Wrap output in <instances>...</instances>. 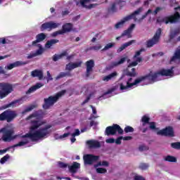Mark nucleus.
I'll use <instances>...</instances> for the list:
<instances>
[{"label":"nucleus","instance_id":"nucleus-39","mask_svg":"<svg viewBox=\"0 0 180 180\" xmlns=\"http://www.w3.org/2000/svg\"><path fill=\"white\" fill-rule=\"evenodd\" d=\"M115 46H116V44L115 42L108 43L102 49V51H106L107 50L112 49V47H115Z\"/></svg>","mask_w":180,"mask_h":180},{"label":"nucleus","instance_id":"nucleus-12","mask_svg":"<svg viewBox=\"0 0 180 180\" xmlns=\"http://www.w3.org/2000/svg\"><path fill=\"white\" fill-rule=\"evenodd\" d=\"M85 165H92L94 162H96L99 160V156H95L94 155H84L83 157Z\"/></svg>","mask_w":180,"mask_h":180},{"label":"nucleus","instance_id":"nucleus-6","mask_svg":"<svg viewBox=\"0 0 180 180\" xmlns=\"http://www.w3.org/2000/svg\"><path fill=\"white\" fill-rule=\"evenodd\" d=\"M13 91V86L9 83L1 82L0 83V99L6 98L9 94Z\"/></svg>","mask_w":180,"mask_h":180},{"label":"nucleus","instance_id":"nucleus-14","mask_svg":"<svg viewBox=\"0 0 180 180\" xmlns=\"http://www.w3.org/2000/svg\"><path fill=\"white\" fill-rule=\"evenodd\" d=\"M37 46L39 47V49L36 51H32L30 53H29L27 56V58L28 60L34 58V57H37V56H41V54L44 53V49L41 47V45L37 44Z\"/></svg>","mask_w":180,"mask_h":180},{"label":"nucleus","instance_id":"nucleus-51","mask_svg":"<svg viewBox=\"0 0 180 180\" xmlns=\"http://www.w3.org/2000/svg\"><path fill=\"white\" fill-rule=\"evenodd\" d=\"M58 34H64L62 30L53 32L52 37H56V36H58Z\"/></svg>","mask_w":180,"mask_h":180},{"label":"nucleus","instance_id":"nucleus-55","mask_svg":"<svg viewBox=\"0 0 180 180\" xmlns=\"http://www.w3.org/2000/svg\"><path fill=\"white\" fill-rule=\"evenodd\" d=\"M105 142L108 144H113V143H115V139L113 138H110L105 140Z\"/></svg>","mask_w":180,"mask_h":180},{"label":"nucleus","instance_id":"nucleus-42","mask_svg":"<svg viewBox=\"0 0 180 180\" xmlns=\"http://www.w3.org/2000/svg\"><path fill=\"white\" fill-rule=\"evenodd\" d=\"M96 171L97 172V174H106L108 172V170H106V169L105 168H102V167H96Z\"/></svg>","mask_w":180,"mask_h":180},{"label":"nucleus","instance_id":"nucleus-48","mask_svg":"<svg viewBox=\"0 0 180 180\" xmlns=\"http://www.w3.org/2000/svg\"><path fill=\"white\" fill-rule=\"evenodd\" d=\"M125 133H133L134 131V129L130 126H127L124 128Z\"/></svg>","mask_w":180,"mask_h":180},{"label":"nucleus","instance_id":"nucleus-54","mask_svg":"<svg viewBox=\"0 0 180 180\" xmlns=\"http://www.w3.org/2000/svg\"><path fill=\"white\" fill-rule=\"evenodd\" d=\"M149 127L151 130H155L157 131V128L155 127V122L149 123Z\"/></svg>","mask_w":180,"mask_h":180},{"label":"nucleus","instance_id":"nucleus-41","mask_svg":"<svg viewBox=\"0 0 180 180\" xmlns=\"http://www.w3.org/2000/svg\"><path fill=\"white\" fill-rule=\"evenodd\" d=\"M112 92H113V90H109L108 92L105 93L101 97H100V99L104 98L105 99V98H110V96H112Z\"/></svg>","mask_w":180,"mask_h":180},{"label":"nucleus","instance_id":"nucleus-8","mask_svg":"<svg viewBox=\"0 0 180 180\" xmlns=\"http://www.w3.org/2000/svg\"><path fill=\"white\" fill-rule=\"evenodd\" d=\"M116 133L123 134V129L118 124H113V126L108 127L105 129V134L107 136H115Z\"/></svg>","mask_w":180,"mask_h":180},{"label":"nucleus","instance_id":"nucleus-28","mask_svg":"<svg viewBox=\"0 0 180 180\" xmlns=\"http://www.w3.org/2000/svg\"><path fill=\"white\" fill-rule=\"evenodd\" d=\"M31 75L33 78H39V79H41L43 78V71L40 70H35L31 72Z\"/></svg>","mask_w":180,"mask_h":180},{"label":"nucleus","instance_id":"nucleus-3","mask_svg":"<svg viewBox=\"0 0 180 180\" xmlns=\"http://www.w3.org/2000/svg\"><path fill=\"white\" fill-rule=\"evenodd\" d=\"M141 12H143V8L141 7L136 10L131 15L124 17L120 22L115 24V29H121V27H123V26H124V23L129 22V20H131V19H133L134 22H136V23H141V22H143V20H144V19L147 18V15H148V13L151 12V10H149L144 15L140 17V14L141 13Z\"/></svg>","mask_w":180,"mask_h":180},{"label":"nucleus","instance_id":"nucleus-45","mask_svg":"<svg viewBox=\"0 0 180 180\" xmlns=\"http://www.w3.org/2000/svg\"><path fill=\"white\" fill-rule=\"evenodd\" d=\"M70 75V72H60L57 77L56 79H60V78H64V77H68Z\"/></svg>","mask_w":180,"mask_h":180},{"label":"nucleus","instance_id":"nucleus-34","mask_svg":"<svg viewBox=\"0 0 180 180\" xmlns=\"http://www.w3.org/2000/svg\"><path fill=\"white\" fill-rule=\"evenodd\" d=\"M35 108H37V104H32L29 105L24 111H22V115L27 113V112H32Z\"/></svg>","mask_w":180,"mask_h":180},{"label":"nucleus","instance_id":"nucleus-11","mask_svg":"<svg viewBox=\"0 0 180 180\" xmlns=\"http://www.w3.org/2000/svg\"><path fill=\"white\" fill-rule=\"evenodd\" d=\"M161 32H162L161 28H159L156 31L153 37L147 41L148 47H153V46H154L155 44H157V43L160 41V37H161Z\"/></svg>","mask_w":180,"mask_h":180},{"label":"nucleus","instance_id":"nucleus-18","mask_svg":"<svg viewBox=\"0 0 180 180\" xmlns=\"http://www.w3.org/2000/svg\"><path fill=\"white\" fill-rule=\"evenodd\" d=\"M27 64V62H23V61H16L13 63L8 64L5 66V70H13V68H16V67H21V65H26Z\"/></svg>","mask_w":180,"mask_h":180},{"label":"nucleus","instance_id":"nucleus-40","mask_svg":"<svg viewBox=\"0 0 180 180\" xmlns=\"http://www.w3.org/2000/svg\"><path fill=\"white\" fill-rule=\"evenodd\" d=\"M149 11H150V12L147 14V16H148V15H150V13H152V15H157V13H158V12H160V11H162V8L157 7L156 9L153 12V11H151V9H149L148 11V12Z\"/></svg>","mask_w":180,"mask_h":180},{"label":"nucleus","instance_id":"nucleus-56","mask_svg":"<svg viewBox=\"0 0 180 180\" xmlns=\"http://www.w3.org/2000/svg\"><path fill=\"white\" fill-rule=\"evenodd\" d=\"M122 140H123V136H120L115 140L117 144H122Z\"/></svg>","mask_w":180,"mask_h":180},{"label":"nucleus","instance_id":"nucleus-27","mask_svg":"<svg viewBox=\"0 0 180 180\" xmlns=\"http://www.w3.org/2000/svg\"><path fill=\"white\" fill-rule=\"evenodd\" d=\"M134 43H136V40L133 39L131 40L128 42H126L125 44H122L118 49H117V53H120L122 51H123V50L127 47H129V46H131V44H134Z\"/></svg>","mask_w":180,"mask_h":180},{"label":"nucleus","instance_id":"nucleus-33","mask_svg":"<svg viewBox=\"0 0 180 180\" xmlns=\"http://www.w3.org/2000/svg\"><path fill=\"white\" fill-rule=\"evenodd\" d=\"M179 33H180L179 28L175 29L174 30H171L170 34H169V41H171L172 39H174L176 36H177V34H179Z\"/></svg>","mask_w":180,"mask_h":180},{"label":"nucleus","instance_id":"nucleus-22","mask_svg":"<svg viewBox=\"0 0 180 180\" xmlns=\"http://www.w3.org/2000/svg\"><path fill=\"white\" fill-rule=\"evenodd\" d=\"M135 27H136V24H131L127 30L123 32L122 36H127L128 39L131 38V32L134 30Z\"/></svg>","mask_w":180,"mask_h":180},{"label":"nucleus","instance_id":"nucleus-50","mask_svg":"<svg viewBox=\"0 0 180 180\" xmlns=\"http://www.w3.org/2000/svg\"><path fill=\"white\" fill-rule=\"evenodd\" d=\"M102 49V46L101 44H97L91 48V50H95L98 51V50H101Z\"/></svg>","mask_w":180,"mask_h":180},{"label":"nucleus","instance_id":"nucleus-44","mask_svg":"<svg viewBox=\"0 0 180 180\" xmlns=\"http://www.w3.org/2000/svg\"><path fill=\"white\" fill-rule=\"evenodd\" d=\"M11 158V156L9 155H6L4 157H3L0 160V164L4 165L6 161H8Z\"/></svg>","mask_w":180,"mask_h":180},{"label":"nucleus","instance_id":"nucleus-9","mask_svg":"<svg viewBox=\"0 0 180 180\" xmlns=\"http://www.w3.org/2000/svg\"><path fill=\"white\" fill-rule=\"evenodd\" d=\"M16 116H18V114H16V111L6 110L0 115V120H7V122H9L14 120Z\"/></svg>","mask_w":180,"mask_h":180},{"label":"nucleus","instance_id":"nucleus-25","mask_svg":"<svg viewBox=\"0 0 180 180\" xmlns=\"http://www.w3.org/2000/svg\"><path fill=\"white\" fill-rule=\"evenodd\" d=\"M117 77V72H113L111 74L106 75V76H103L102 77V80L104 82H109V81H112V79H115V78Z\"/></svg>","mask_w":180,"mask_h":180},{"label":"nucleus","instance_id":"nucleus-13","mask_svg":"<svg viewBox=\"0 0 180 180\" xmlns=\"http://www.w3.org/2000/svg\"><path fill=\"white\" fill-rule=\"evenodd\" d=\"M157 134L159 136H169V137H174V129L171 127H167L165 129L158 131Z\"/></svg>","mask_w":180,"mask_h":180},{"label":"nucleus","instance_id":"nucleus-10","mask_svg":"<svg viewBox=\"0 0 180 180\" xmlns=\"http://www.w3.org/2000/svg\"><path fill=\"white\" fill-rule=\"evenodd\" d=\"M59 26H61V23L50 21L42 24L40 30L41 32H44V30L51 32V30H53V29H57V27H59Z\"/></svg>","mask_w":180,"mask_h":180},{"label":"nucleus","instance_id":"nucleus-24","mask_svg":"<svg viewBox=\"0 0 180 180\" xmlns=\"http://www.w3.org/2000/svg\"><path fill=\"white\" fill-rule=\"evenodd\" d=\"M70 172H72V174H75L81 168V164L74 162L73 164L71 166H68Z\"/></svg>","mask_w":180,"mask_h":180},{"label":"nucleus","instance_id":"nucleus-23","mask_svg":"<svg viewBox=\"0 0 180 180\" xmlns=\"http://www.w3.org/2000/svg\"><path fill=\"white\" fill-rule=\"evenodd\" d=\"M81 64H82V61L70 63L66 65V70H68V71H71V70H74L75 68H78V67H81Z\"/></svg>","mask_w":180,"mask_h":180},{"label":"nucleus","instance_id":"nucleus-58","mask_svg":"<svg viewBox=\"0 0 180 180\" xmlns=\"http://www.w3.org/2000/svg\"><path fill=\"white\" fill-rule=\"evenodd\" d=\"M0 44H6V40L5 38H0Z\"/></svg>","mask_w":180,"mask_h":180},{"label":"nucleus","instance_id":"nucleus-31","mask_svg":"<svg viewBox=\"0 0 180 180\" xmlns=\"http://www.w3.org/2000/svg\"><path fill=\"white\" fill-rule=\"evenodd\" d=\"M127 60V57L122 58L119 61H114L110 63V68H114V67H117L124 63Z\"/></svg>","mask_w":180,"mask_h":180},{"label":"nucleus","instance_id":"nucleus-19","mask_svg":"<svg viewBox=\"0 0 180 180\" xmlns=\"http://www.w3.org/2000/svg\"><path fill=\"white\" fill-rule=\"evenodd\" d=\"M117 5L122 6V5H126V2L125 1H115V2L112 3L108 8V12L110 13H113V12H116V6Z\"/></svg>","mask_w":180,"mask_h":180},{"label":"nucleus","instance_id":"nucleus-21","mask_svg":"<svg viewBox=\"0 0 180 180\" xmlns=\"http://www.w3.org/2000/svg\"><path fill=\"white\" fill-rule=\"evenodd\" d=\"M44 86V84L43 83H37L34 86H31L28 91H26V94L30 95V94H33V92L37 91V89H40V88Z\"/></svg>","mask_w":180,"mask_h":180},{"label":"nucleus","instance_id":"nucleus-1","mask_svg":"<svg viewBox=\"0 0 180 180\" xmlns=\"http://www.w3.org/2000/svg\"><path fill=\"white\" fill-rule=\"evenodd\" d=\"M142 51H144V49H141L136 52L134 59L135 61L131 63L127 69L126 75H123L120 81H122L120 83V89L122 92H126V91H129L130 88H134V86H137L139 84H141V82H144L145 84H153V82H157V81H161L162 79V77H174V68L171 69H162L160 70L158 72H150L146 76H142L133 80L131 77H136V71L134 68L136 67L139 63H141V58L139 57L140 54H141ZM123 79H127L126 81H123Z\"/></svg>","mask_w":180,"mask_h":180},{"label":"nucleus","instance_id":"nucleus-26","mask_svg":"<svg viewBox=\"0 0 180 180\" xmlns=\"http://www.w3.org/2000/svg\"><path fill=\"white\" fill-rule=\"evenodd\" d=\"M86 144L90 148H99L101 147V143L95 140L87 141Z\"/></svg>","mask_w":180,"mask_h":180},{"label":"nucleus","instance_id":"nucleus-4","mask_svg":"<svg viewBox=\"0 0 180 180\" xmlns=\"http://www.w3.org/2000/svg\"><path fill=\"white\" fill-rule=\"evenodd\" d=\"M175 13L174 15H171L169 17H159L157 19L158 23H165L168 25V23H176L178 20L180 19V15L178 11H180V6L174 8Z\"/></svg>","mask_w":180,"mask_h":180},{"label":"nucleus","instance_id":"nucleus-38","mask_svg":"<svg viewBox=\"0 0 180 180\" xmlns=\"http://www.w3.org/2000/svg\"><path fill=\"white\" fill-rule=\"evenodd\" d=\"M65 54H67V53H65V52L60 53V54H55L53 56V61H58V60H60V58H63V57H64V56H65Z\"/></svg>","mask_w":180,"mask_h":180},{"label":"nucleus","instance_id":"nucleus-5","mask_svg":"<svg viewBox=\"0 0 180 180\" xmlns=\"http://www.w3.org/2000/svg\"><path fill=\"white\" fill-rule=\"evenodd\" d=\"M65 94V90L60 91L56 96H51L48 98L44 99V104L43 105L44 109H49L50 106H53L60 96H63Z\"/></svg>","mask_w":180,"mask_h":180},{"label":"nucleus","instance_id":"nucleus-43","mask_svg":"<svg viewBox=\"0 0 180 180\" xmlns=\"http://www.w3.org/2000/svg\"><path fill=\"white\" fill-rule=\"evenodd\" d=\"M90 107L91 108L93 112V114L90 117V119H96L98 117V116L96 115V108H95V107H93L92 105H90Z\"/></svg>","mask_w":180,"mask_h":180},{"label":"nucleus","instance_id":"nucleus-32","mask_svg":"<svg viewBox=\"0 0 180 180\" xmlns=\"http://www.w3.org/2000/svg\"><path fill=\"white\" fill-rule=\"evenodd\" d=\"M177 60L180 61V49L176 50L173 57L170 60V63H176Z\"/></svg>","mask_w":180,"mask_h":180},{"label":"nucleus","instance_id":"nucleus-60","mask_svg":"<svg viewBox=\"0 0 180 180\" xmlns=\"http://www.w3.org/2000/svg\"><path fill=\"white\" fill-rule=\"evenodd\" d=\"M68 13H70V11H68V10H65L62 12L63 16H67V15H68Z\"/></svg>","mask_w":180,"mask_h":180},{"label":"nucleus","instance_id":"nucleus-15","mask_svg":"<svg viewBox=\"0 0 180 180\" xmlns=\"http://www.w3.org/2000/svg\"><path fill=\"white\" fill-rule=\"evenodd\" d=\"M25 102V100L23 98L15 100L12 101L11 103L4 105L3 107V109H8V108H16L18 106H20V105H22V103Z\"/></svg>","mask_w":180,"mask_h":180},{"label":"nucleus","instance_id":"nucleus-37","mask_svg":"<svg viewBox=\"0 0 180 180\" xmlns=\"http://www.w3.org/2000/svg\"><path fill=\"white\" fill-rule=\"evenodd\" d=\"M165 161H167L168 162H176V158L171 155H167L164 158Z\"/></svg>","mask_w":180,"mask_h":180},{"label":"nucleus","instance_id":"nucleus-59","mask_svg":"<svg viewBox=\"0 0 180 180\" xmlns=\"http://www.w3.org/2000/svg\"><path fill=\"white\" fill-rule=\"evenodd\" d=\"M132 137L131 136H125V137H122V140L127 141L129 140H131Z\"/></svg>","mask_w":180,"mask_h":180},{"label":"nucleus","instance_id":"nucleus-62","mask_svg":"<svg viewBox=\"0 0 180 180\" xmlns=\"http://www.w3.org/2000/svg\"><path fill=\"white\" fill-rule=\"evenodd\" d=\"M8 148L0 150V155H2V154H5V153H6L8 151Z\"/></svg>","mask_w":180,"mask_h":180},{"label":"nucleus","instance_id":"nucleus-16","mask_svg":"<svg viewBox=\"0 0 180 180\" xmlns=\"http://www.w3.org/2000/svg\"><path fill=\"white\" fill-rule=\"evenodd\" d=\"M71 133H66L63 135H55L54 138L56 140H63V139H65L66 137H68ZM81 134V132L79 131V129H75V132L71 134L72 137H75L77 136H79Z\"/></svg>","mask_w":180,"mask_h":180},{"label":"nucleus","instance_id":"nucleus-47","mask_svg":"<svg viewBox=\"0 0 180 180\" xmlns=\"http://www.w3.org/2000/svg\"><path fill=\"white\" fill-rule=\"evenodd\" d=\"M142 122H143V126H146L148 122H150V117H148L147 115H144L142 117Z\"/></svg>","mask_w":180,"mask_h":180},{"label":"nucleus","instance_id":"nucleus-35","mask_svg":"<svg viewBox=\"0 0 180 180\" xmlns=\"http://www.w3.org/2000/svg\"><path fill=\"white\" fill-rule=\"evenodd\" d=\"M56 43H58V39H51L50 41H47L45 47L46 49H50V47H51V46L53 44H56Z\"/></svg>","mask_w":180,"mask_h":180},{"label":"nucleus","instance_id":"nucleus-17","mask_svg":"<svg viewBox=\"0 0 180 180\" xmlns=\"http://www.w3.org/2000/svg\"><path fill=\"white\" fill-rule=\"evenodd\" d=\"M95 0H80L79 3L82 8H85L86 9H92L96 6V4H92L91 2H94Z\"/></svg>","mask_w":180,"mask_h":180},{"label":"nucleus","instance_id":"nucleus-64","mask_svg":"<svg viewBox=\"0 0 180 180\" xmlns=\"http://www.w3.org/2000/svg\"><path fill=\"white\" fill-rule=\"evenodd\" d=\"M89 99H91V98L87 97L86 99H85L84 101L82 103V105H85V103H88V102H89Z\"/></svg>","mask_w":180,"mask_h":180},{"label":"nucleus","instance_id":"nucleus-2","mask_svg":"<svg viewBox=\"0 0 180 180\" xmlns=\"http://www.w3.org/2000/svg\"><path fill=\"white\" fill-rule=\"evenodd\" d=\"M27 120L31 123L30 131L22 136V139L13 147H32V141L44 140L51 134V124H46V121L40 120V115L37 112L30 115Z\"/></svg>","mask_w":180,"mask_h":180},{"label":"nucleus","instance_id":"nucleus-49","mask_svg":"<svg viewBox=\"0 0 180 180\" xmlns=\"http://www.w3.org/2000/svg\"><path fill=\"white\" fill-rule=\"evenodd\" d=\"M172 148H176V150H180V142H176V143H172L171 144Z\"/></svg>","mask_w":180,"mask_h":180},{"label":"nucleus","instance_id":"nucleus-7","mask_svg":"<svg viewBox=\"0 0 180 180\" xmlns=\"http://www.w3.org/2000/svg\"><path fill=\"white\" fill-rule=\"evenodd\" d=\"M0 133H3L2 140L5 142L12 141L15 138L13 136V129L10 126L1 129Z\"/></svg>","mask_w":180,"mask_h":180},{"label":"nucleus","instance_id":"nucleus-20","mask_svg":"<svg viewBox=\"0 0 180 180\" xmlns=\"http://www.w3.org/2000/svg\"><path fill=\"white\" fill-rule=\"evenodd\" d=\"M94 65H95V63L94 62L93 60H88L86 63V77H89V75H91V72H92V68H94Z\"/></svg>","mask_w":180,"mask_h":180},{"label":"nucleus","instance_id":"nucleus-52","mask_svg":"<svg viewBox=\"0 0 180 180\" xmlns=\"http://www.w3.org/2000/svg\"><path fill=\"white\" fill-rule=\"evenodd\" d=\"M134 180H146V179H144V177H143V176L139 175V174H136L134 176Z\"/></svg>","mask_w":180,"mask_h":180},{"label":"nucleus","instance_id":"nucleus-57","mask_svg":"<svg viewBox=\"0 0 180 180\" xmlns=\"http://www.w3.org/2000/svg\"><path fill=\"white\" fill-rule=\"evenodd\" d=\"M46 74H47L48 81H53V77H51L50 72L47 71Z\"/></svg>","mask_w":180,"mask_h":180},{"label":"nucleus","instance_id":"nucleus-29","mask_svg":"<svg viewBox=\"0 0 180 180\" xmlns=\"http://www.w3.org/2000/svg\"><path fill=\"white\" fill-rule=\"evenodd\" d=\"M36 41H34L32 42V46H37V43H40V41H43V40H44V39H46V34H44V33H41L39 34H37L36 37Z\"/></svg>","mask_w":180,"mask_h":180},{"label":"nucleus","instance_id":"nucleus-46","mask_svg":"<svg viewBox=\"0 0 180 180\" xmlns=\"http://www.w3.org/2000/svg\"><path fill=\"white\" fill-rule=\"evenodd\" d=\"M148 167H150V165L147 163H141L139 165V168L140 169H142V170L148 169Z\"/></svg>","mask_w":180,"mask_h":180},{"label":"nucleus","instance_id":"nucleus-36","mask_svg":"<svg viewBox=\"0 0 180 180\" xmlns=\"http://www.w3.org/2000/svg\"><path fill=\"white\" fill-rule=\"evenodd\" d=\"M98 167H109V162L105 160L98 162L97 164L94 165V168H98Z\"/></svg>","mask_w":180,"mask_h":180},{"label":"nucleus","instance_id":"nucleus-30","mask_svg":"<svg viewBox=\"0 0 180 180\" xmlns=\"http://www.w3.org/2000/svg\"><path fill=\"white\" fill-rule=\"evenodd\" d=\"M71 30H72V24L71 23H66L62 27L63 34H65V33H68V32H71Z\"/></svg>","mask_w":180,"mask_h":180},{"label":"nucleus","instance_id":"nucleus-63","mask_svg":"<svg viewBox=\"0 0 180 180\" xmlns=\"http://www.w3.org/2000/svg\"><path fill=\"white\" fill-rule=\"evenodd\" d=\"M0 74H6V72L5 70H4V68L0 66Z\"/></svg>","mask_w":180,"mask_h":180},{"label":"nucleus","instance_id":"nucleus-61","mask_svg":"<svg viewBox=\"0 0 180 180\" xmlns=\"http://www.w3.org/2000/svg\"><path fill=\"white\" fill-rule=\"evenodd\" d=\"M147 148L145 146H139V151H144V150H146Z\"/></svg>","mask_w":180,"mask_h":180},{"label":"nucleus","instance_id":"nucleus-53","mask_svg":"<svg viewBox=\"0 0 180 180\" xmlns=\"http://www.w3.org/2000/svg\"><path fill=\"white\" fill-rule=\"evenodd\" d=\"M58 167H59V168H67L68 167V165H67L63 162H59Z\"/></svg>","mask_w":180,"mask_h":180}]
</instances>
